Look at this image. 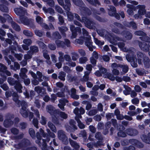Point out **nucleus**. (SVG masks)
Here are the masks:
<instances>
[{"label":"nucleus","mask_w":150,"mask_h":150,"mask_svg":"<svg viewBox=\"0 0 150 150\" xmlns=\"http://www.w3.org/2000/svg\"><path fill=\"white\" fill-rule=\"evenodd\" d=\"M98 33L100 36H104L112 44L116 45L118 41L124 40H126L131 39L132 37V34L129 32L124 31L121 33L120 35L122 37H119L115 36H112L109 33L105 30H98Z\"/></svg>","instance_id":"obj_1"},{"label":"nucleus","mask_w":150,"mask_h":150,"mask_svg":"<svg viewBox=\"0 0 150 150\" xmlns=\"http://www.w3.org/2000/svg\"><path fill=\"white\" fill-rule=\"evenodd\" d=\"M75 18L81 22H83L85 26L88 28L90 29H93L94 28V25L95 23L91 21L86 17L82 16V19H81L80 17L77 14H74Z\"/></svg>","instance_id":"obj_2"},{"label":"nucleus","mask_w":150,"mask_h":150,"mask_svg":"<svg viewBox=\"0 0 150 150\" xmlns=\"http://www.w3.org/2000/svg\"><path fill=\"white\" fill-rule=\"evenodd\" d=\"M14 117V115L11 114H7L6 116V119L4 122V126L6 128H8L13 124V122L12 121Z\"/></svg>","instance_id":"obj_3"},{"label":"nucleus","mask_w":150,"mask_h":150,"mask_svg":"<svg viewBox=\"0 0 150 150\" xmlns=\"http://www.w3.org/2000/svg\"><path fill=\"white\" fill-rule=\"evenodd\" d=\"M135 52H134L132 54L131 53L127 54L126 56V58L127 61L131 62L132 66L134 67H136L137 66V58L134 56Z\"/></svg>","instance_id":"obj_4"},{"label":"nucleus","mask_w":150,"mask_h":150,"mask_svg":"<svg viewBox=\"0 0 150 150\" xmlns=\"http://www.w3.org/2000/svg\"><path fill=\"white\" fill-rule=\"evenodd\" d=\"M20 105L21 106V108L20 110V114L23 117L27 118L28 115V112L26 109L28 107L27 103L25 101H23Z\"/></svg>","instance_id":"obj_5"},{"label":"nucleus","mask_w":150,"mask_h":150,"mask_svg":"<svg viewBox=\"0 0 150 150\" xmlns=\"http://www.w3.org/2000/svg\"><path fill=\"white\" fill-rule=\"evenodd\" d=\"M118 45L119 48L121 50L125 52H128L129 54L131 53L133 54L134 52H136V50L133 48H131L129 49H127L125 47V44L124 42H120L118 44Z\"/></svg>","instance_id":"obj_6"},{"label":"nucleus","mask_w":150,"mask_h":150,"mask_svg":"<svg viewBox=\"0 0 150 150\" xmlns=\"http://www.w3.org/2000/svg\"><path fill=\"white\" fill-rule=\"evenodd\" d=\"M58 136L59 139L62 141L64 143L67 144L68 143V138L63 131L60 130L58 131Z\"/></svg>","instance_id":"obj_7"},{"label":"nucleus","mask_w":150,"mask_h":150,"mask_svg":"<svg viewBox=\"0 0 150 150\" xmlns=\"http://www.w3.org/2000/svg\"><path fill=\"white\" fill-rule=\"evenodd\" d=\"M108 10V13L110 16H115L117 19H120V16L118 14L116 13V9L113 6H109Z\"/></svg>","instance_id":"obj_8"},{"label":"nucleus","mask_w":150,"mask_h":150,"mask_svg":"<svg viewBox=\"0 0 150 150\" xmlns=\"http://www.w3.org/2000/svg\"><path fill=\"white\" fill-rule=\"evenodd\" d=\"M134 34L137 35L144 36L140 37V39L145 42H150V38L148 37L145 36L146 35V33L143 31H136L134 33Z\"/></svg>","instance_id":"obj_9"},{"label":"nucleus","mask_w":150,"mask_h":150,"mask_svg":"<svg viewBox=\"0 0 150 150\" xmlns=\"http://www.w3.org/2000/svg\"><path fill=\"white\" fill-rule=\"evenodd\" d=\"M14 11L17 15L20 16V18L22 17V16L27 13L26 11L24 10L23 8L22 7L16 8L14 9Z\"/></svg>","instance_id":"obj_10"},{"label":"nucleus","mask_w":150,"mask_h":150,"mask_svg":"<svg viewBox=\"0 0 150 150\" xmlns=\"http://www.w3.org/2000/svg\"><path fill=\"white\" fill-rule=\"evenodd\" d=\"M85 40V45L88 47L90 51H93V46L92 42L91 41V36H88V37H86V39Z\"/></svg>","instance_id":"obj_11"},{"label":"nucleus","mask_w":150,"mask_h":150,"mask_svg":"<svg viewBox=\"0 0 150 150\" xmlns=\"http://www.w3.org/2000/svg\"><path fill=\"white\" fill-rule=\"evenodd\" d=\"M139 45L141 50L144 52H147L149 50V45L145 42H139Z\"/></svg>","instance_id":"obj_12"},{"label":"nucleus","mask_w":150,"mask_h":150,"mask_svg":"<svg viewBox=\"0 0 150 150\" xmlns=\"http://www.w3.org/2000/svg\"><path fill=\"white\" fill-rule=\"evenodd\" d=\"M70 29L72 33V35L71 36V38L72 39L75 38H76V30H78L79 32H80L81 31V29L79 28H77L76 29L75 28V26L72 25H70Z\"/></svg>","instance_id":"obj_13"},{"label":"nucleus","mask_w":150,"mask_h":150,"mask_svg":"<svg viewBox=\"0 0 150 150\" xmlns=\"http://www.w3.org/2000/svg\"><path fill=\"white\" fill-rule=\"evenodd\" d=\"M59 103L58 104V106L62 110H65L64 106L66 105V103L68 102V100L64 99H61L59 100Z\"/></svg>","instance_id":"obj_14"},{"label":"nucleus","mask_w":150,"mask_h":150,"mask_svg":"<svg viewBox=\"0 0 150 150\" xmlns=\"http://www.w3.org/2000/svg\"><path fill=\"white\" fill-rule=\"evenodd\" d=\"M7 67L2 64L0 63V71L2 73H5L8 76H11V73L7 70Z\"/></svg>","instance_id":"obj_15"},{"label":"nucleus","mask_w":150,"mask_h":150,"mask_svg":"<svg viewBox=\"0 0 150 150\" xmlns=\"http://www.w3.org/2000/svg\"><path fill=\"white\" fill-rule=\"evenodd\" d=\"M80 14L83 16L89 15L91 14L90 10L84 6H82L80 8Z\"/></svg>","instance_id":"obj_16"},{"label":"nucleus","mask_w":150,"mask_h":150,"mask_svg":"<svg viewBox=\"0 0 150 150\" xmlns=\"http://www.w3.org/2000/svg\"><path fill=\"white\" fill-rule=\"evenodd\" d=\"M46 110L47 111L52 115H54L55 112H57L58 110H55L53 106L51 105H48L46 106Z\"/></svg>","instance_id":"obj_17"},{"label":"nucleus","mask_w":150,"mask_h":150,"mask_svg":"<svg viewBox=\"0 0 150 150\" xmlns=\"http://www.w3.org/2000/svg\"><path fill=\"white\" fill-rule=\"evenodd\" d=\"M81 118L82 116L81 115H79L78 117H75V119L78 123L79 127L81 129H83L85 128V126L79 120V119H81Z\"/></svg>","instance_id":"obj_18"},{"label":"nucleus","mask_w":150,"mask_h":150,"mask_svg":"<svg viewBox=\"0 0 150 150\" xmlns=\"http://www.w3.org/2000/svg\"><path fill=\"white\" fill-rule=\"evenodd\" d=\"M126 133L131 136H134L138 134V131L136 129H128L126 130Z\"/></svg>","instance_id":"obj_19"},{"label":"nucleus","mask_w":150,"mask_h":150,"mask_svg":"<svg viewBox=\"0 0 150 150\" xmlns=\"http://www.w3.org/2000/svg\"><path fill=\"white\" fill-rule=\"evenodd\" d=\"M141 139L145 143L150 144V133H149L147 136L145 135H143L141 137Z\"/></svg>","instance_id":"obj_20"},{"label":"nucleus","mask_w":150,"mask_h":150,"mask_svg":"<svg viewBox=\"0 0 150 150\" xmlns=\"http://www.w3.org/2000/svg\"><path fill=\"white\" fill-rule=\"evenodd\" d=\"M13 100L18 104V105L19 106L22 104V103L23 101H20L18 100V97L17 94L16 93H14L13 94Z\"/></svg>","instance_id":"obj_21"},{"label":"nucleus","mask_w":150,"mask_h":150,"mask_svg":"<svg viewBox=\"0 0 150 150\" xmlns=\"http://www.w3.org/2000/svg\"><path fill=\"white\" fill-rule=\"evenodd\" d=\"M28 71L27 69L25 68H21V72L19 74L20 76L22 79H24L25 78L27 77L25 74Z\"/></svg>","instance_id":"obj_22"},{"label":"nucleus","mask_w":150,"mask_h":150,"mask_svg":"<svg viewBox=\"0 0 150 150\" xmlns=\"http://www.w3.org/2000/svg\"><path fill=\"white\" fill-rule=\"evenodd\" d=\"M35 90L38 93H40L43 91V93H42V95L41 94V96H43V95H45L46 93L45 90L42 87L38 86L35 87Z\"/></svg>","instance_id":"obj_23"},{"label":"nucleus","mask_w":150,"mask_h":150,"mask_svg":"<svg viewBox=\"0 0 150 150\" xmlns=\"http://www.w3.org/2000/svg\"><path fill=\"white\" fill-rule=\"evenodd\" d=\"M65 5H64L62 6L67 11H69L70 10L71 4L69 0H65Z\"/></svg>","instance_id":"obj_24"},{"label":"nucleus","mask_w":150,"mask_h":150,"mask_svg":"<svg viewBox=\"0 0 150 150\" xmlns=\"http://www.w3.org/2000/svg\"><path fill=\"white\" fill-rule=\"evenodd\" d=\"M66 92L67 93H69V91L68 89V88L67 86H65L64 87V92H59L57 93V96L59 97H62L65 96V94L64 93Z\"/></svg>","instance_id":"obj_25"},{"label":"nucleus","mask_w":150,"mask_h":150,"mask_svg":"<svg viewBox=\"0 0 150 150\" xmlns=\"http://www.w3.org/2000/svg\"><path fill=\"white\" fill-rule=\"evenodd\" d=\"M138 7L139 9L138 13L140 14L141 15H144L145 14L146 11L145 9V7L144 5H138L137 6Z\"/></svg>","instance_id":"obj_26"},{"label":"nucleus","mask_w":150,"mask_h":150,"mask_svg":"<svg viewBox=\"0 0 150 150\" xmlns=\"http://www.w3.org/2000/svg\"><path fill=\"white\" fill-rule=\"evenodd\" d=\"M123 86L125 89V90L123 91V93L125 95L129 94L130 92L132 90L131 88L125 85H124Z\"/></svg>","instance_id":"obj_27"},{"label":"nucleus","mask_w":150,"mask_h":150,"mask_svg":"<svg viewBox=\"0 0 150 150\" xmlns=\"http://www.w3.org/2000/svg\"><path fill=\"white\" fill-rule=\"evenodd\" d=\"M18 81L15 80L13 78L11 77H8L7 79L8 82L10 85L11 86H15Z\"/></svg>","instance_id":"obj_28"},{"label":"nucleus","mask_w":150,"mask_h":150,"mask_svg":"<svg viewBox=\"0 0 150 150\" xmlns=\"http://www.w3.org/2000/svg\"><path fill=\"white\" fill-rule=\"evenodd\" d=\"M14 88L17 91L20 93L22 92L23 87L19 82L18 81L14 86Z\"/></svg>","instance_id":"obj_29"},{"label":"nucleus","mask_w":150,"mask_h":150,"mask_svg":"<svg viewBox=\"0 0 150 150\" xmlns=\"http://www.w3.org/2000/svg\"><path fill=\"white\" fill-rule=\"evenodd\" d=\"M20 21H18L19 23H21L26 25L25 23H30L32 21L30 19H28L26 17H20Z\"/></svg>","instance_id":"obj_30"},{"label":"nucleus","mask_w":150,"mask_h":150,"mask_svg":"<svg viewBox=\"0 0 150 150\" xmlns=\"http://www.w3.org/2000/svg\"><path fill=\"white\" fill-rule=\"evenodd\" d=\"M124 25L128 27L132 26L134 29H136L137 28L136 23L133 21L131 22L130 23L126 22L125 23Z\"/></svg>","instance_id":"obj_31"},{"label":"nucleus","mask_w":150,"mask_h":150,"mask_svg":"<svg viewBox=\"0 0 150 150\" xmlns=\"http://www.w3.org/2000/svg\"><path fill=\"white\" fill-rule=\"evenodd\" d=\"M115 114L117 116V118L119 120H122L123 119V116L120 114V110L117 109L115 111Z\"/></svg>","instance_id":"obj_32"},{"label":"nucleus","mask_w":150,"mask_h":150,"mask_svg":"<svg viewBox=\"0 0 150 150\" xmlns=\"http://www.w3.org/2000/svg\"><path fill=\"white\" fill-rule=\"evenodd\" d=\"M43 10L45 13H49L51 15H53L55 12L54 9L52 8H49L47 9L45 7H43L42 8Z\"/></svg>","instance_id":"obj_33"},{"label":"nucleus","mask_w":150,"mask_h":150,"mask_svg":"<svg viewBox=\"0 0 150 150\" xmlns=\"http://www.w3.org/2000/svg\"><path fill=\"white\" fill-rule=\"evenodd\" d=\"M13 44L14 45H12L10 47V50L12 53H14V50H16L17 48L19 49L20 47L16 42H14Z\"/></svg>","instance_id":"obj_34"},{"label":"nucleus","mask_w":150,"mask_h":150,"mask_svg":"<svg viewBox=\"0 0 150 150\" xmlns=\"http://www.w3.org/2000/svg\"><path fill=\"white\" fill-rule=\"evenodd\" d=\"M59 30L62 34L64 37H65L66 34L65 33V32L68 30V28L66 27L62 26L60 27H59Z\"/></svg>","instance_id":"obj_35"},{"label":"nucleus","mask_w":150,"mask_h":150,"mask_svg":"<svg viewBox=\"0 0 150 150\" xmlns=\"http://www.w3.org/2000/svg\"><path fill=\"white\" fill-rule=\"evenodd\" d=\"M11 23V25L13 29L17 31H19L20 30L21 28L16 23L12 21Z\"/></svg>","instance_id":"obj_36"},{"label":"nucleus","mask_w":150,"mask_h":150,"mask_svg":"<svg viewBox=\"0 0 150 150\" xmlns=\"http://www.w3.org/2000/svg\"><path fill=\"white\" fill-rule=\"evenodd\" d=\"M144 63L146 67H149L150 66V61L148 57H144Z\"/></svg>","instance_id":"obj_37"},{"label":"nucleus","mask_w":150,"mask_h":150,"mask_svg":"<svg viewBox=\"0 0 150 150\" xmlns=\"http://www.w3.org/2000/svg\"><path fill=\"white\" fill-rule=\"evenodd\" d=\"M120 68H122V72L125 73H126L129 70L128 66L127 65L120 64Z\"/></svg>","instance_id":"obj_38"},{"label":"nucleus","mask_w":150,"mask_h":150,"mask_svg":"<svg viewBox=\"0 0 150 150\" xmlns=\"http://www.w3.org/2000/svg\"><path fill=\"white\" fill-rule=\"evenodd\" d=\"M69 141L71 145L75 149H78L79 148L80 146L77 143L71 139H69Z\"/></svg>","instance_id":"obj_39"},{"label":"nucleus","mask_w":150,"mask_h":150,"mask_svg":"<svg viewBox=\"0 0 150 150\" xmlns=\"http://www.w3.org/2000/svg\"><path fill=\"white\" fill-rule=\"evenodd\" d=\"M48 127L54 132H56L57 131L56 129L55 126L50 122H49L47 123Z\"/></svg>","instance_id":"obj_40"},{"label":"nucleus","mask_w":150,"mask_h":150,"mask_svg":"<svg viewBox=\"0 0 150 150\" xmlns=\"http://www.w3.org/2000/svg\"><path fill=\"white\" fill-rule=\"evenodd\" d=\"M66 76V74L65 72L63 71H61L59 74L58 77L61 80L64 81L65 80V77Z\"/></svg>","instance_id":"obj_41"},{"label":"nucleus","mask_w":150,"mask_h":150,"mask_svg":"<svg viewBox=\"0 0 150 150\" xmlns=\"http://www.w3.org/2000/svg\"><path fill=\"white\" fill-rule=\"evenodd\" d=\"M32 53L30 51H28L27 53L24 55V58L25 60L31 59L32 57Z\"/></svg>","instance_id":"obj_42"},{"label":"nucleus","mask_w":150,"mask_h":150,"mask_svg":"<svg viewBox=\"0 0 150 150\" xmlns=\"http://www.w3.org/2000/svg\"><path fill=\"white\" fill-rule=\"evenodd\" d=\"M105 77L107 78L112 81H114L115 79V77L110 73L107 72L106 74Z\"/></svg>","instance_id":"obj_43"},{"label":"nucleus","mask_w":150,"mask_h":150,"mask_svg":"<svg viewBox=\"0 0 150 150\" xmlns=\"http://www.w3.org/2000/svg\"><path fill=\"white\" fill-rule=\"evenodd\" d=\"M0 10L4 12H8L9 10L8 7L3 4L0 5Z\"/></svg>","instance_id":"obj_44"},{"label":"nucleus","mask_w":150,"mask_h":150,"mask_svg":"<svg viewBox=\"0 0 150 150\" xmlns=\"http://www.w3.org/2000/svg\"><path fill=\"white\" fill-rule=\"evenodd\" d=\"M55 42L57 47H64V43L63 41L57 40L55 41Z\"/></svg>","instance_id":"obj_45"},{"label":"nucleus","mask_w":150,"mask_h":150,"mask_svg":"<svg viewBox=\"0 0 150 150\" xmlns=\"http://www.w3.org/2000/svg\"><path fill=\"white\" fill-rule=\"evenodd\" d=\"M38 47L35 46H31L30 47V52H31L33 53H36L38 51Z\"/></svg>","instance_id":"obj_46"},{"label":"nucleus","mask_w":150,"mask_h":150,"mask_svg":"<svg viewBox=\"0 0 150 150\" xmlns=\"http://www.w3.org/2000/svg\"><path fill=\"white\" fill-rule=\"evenodd\" d=\"M59 114L60 117L64 119H66L68 117V115L64 112H59Z\"/></svg>","instance_id":"obj_47"},{"label":"nucleus","mask_w":150,"mask_h":150,"mask_svg":"<svg viewBox=\"0 0 150 150\" xmlns=\"http://www.w3.org/2000/svg\"><path fill=\"white\" fill-rule=\"evenodd\" d=\"M90 74V72L87 71L84 72V74L82 79L83 81H87L89 79L88 76Z\"/></svg>","instance_id":"obj_48"},{"label":"nucleus","mask_w":150,"mask_h":150,"mask_svg":"<svg viewBox=\"0 0 150 150\" xmlns=\"http://www.w3.org/2000/svg\"><path fill=\"white\" fill-rule=\"evenodd\" d=\"M23 33L25 35L28 37H32L33 35L32 32L27 30H24Z\"/></svg>","instance_id":"obj_49"},{"label":"nucleus","mask_w":150,"mask_h":150,"mask_svg":"<svg viewBox=\"0 0 150 150\" xmlns=\"http://www.w3.org/2000/svg\"><path fill=\"white\" fill-rule=\"evenodd\" d=\"M98 112V110L97 109H92L88 112H87V114L90 116H93L95 115Z\"/></svg>","instance_id":"obj_50"},{"label":"nucleus","mask_w":150,"mask_h":150,"mask_svg":"<svg viewBox=\"0 0 150 150\" xmlns=\"http://www.w3.org/2000/svg\"><path fill=\"white\" fill-rule=\"evenodd\" d=\"M59 54L58 59L59 61L61 62H63L64 61V53L62 52L59 51L58 52Z\"/></svg>","instance_id":"obj_51"},{"label":"nucleus","mask_w":150,"mask_h":150,"mask_svg":"<svg viewBox=\"0 0 150 150\" xmlns=\"http://www.w3.org/2000/svg\"><path fill=\"white\" fill-rule=\"evenodd\" d=\"M69 124L72 128L74 129H77V127L75 125L76 122L74 120H71L69 121Z\"/></svg>","instance_id":"obj_52"},{"label":"nucleus","mask_w":150,"mask_h":150,"mask_svg":"<svg viewBox=\"0 0 150 150\" xmlns=\"http://www.w3.org/2000/svg\"><path fill=\"white\" fill-rule=\"evenodd\" d=\"M43 57L47 59V60H49L50 59V57L49 55L48 54L47 51L46 50H44L43 52Z\"/></svg>","instance_id":"obj_53"},{"label":"nucleus","mask_w":150,"mask_h":150,"mask_svg":"<svg viewBox=\"0 0 150 150\" xmlns=\"http://www.w3.org/2000/svg\"><path fill=\"white\" fill-rule=\"evenodd\" d=\"M99 67V70L100 71L101 74H103L105 76L106 74L107 73V70L105 68L102 67L101 66H98Z\"/></svg>","instance_id":"obj_54"},{"label":"nucleus","mask_w":150,"mask_h":150,"mask_svg":"<svg viewBox=\"0 0 150 150\" xmlns=\"http://www.w3.org/2000/svg\"><path fill=\"white\" fill-rule=\"evenodd\" d=\"M74 3L76 5L81 6H82L83 5V3L82 1L79 0H72Z\"/></svg>","instance_id":"obj_55"},{"label":"nucleus","mask_w":150,"mask_h":150,"mask_svg":"<svg viewBox=\"0 0 150 150\" xmlns=\"http://www.w3.org/2000/svg\"><path fill=\"white\" fill-rule=\"evenodd\" d=\"M53 38L55 39H60L61 36L58 32H55L52 35Z\"/></svg>","instance_id":"obj_56"},{"label":"nucleus","mask_w":150,"mask_h":150,"mask_svg":"<svg viewBox=\"0 0 150 150\" xmlns=\"http://www.w3.org/2000/svg\"><path fill=\"white\" fill-rule=\"evenodd\" d=\"M117 135L118 137H125L127 136L126 134L123 131H120L118 132Z\"/></svg>","instance_id":"obj_57"},{"label":"nucleus","mask_w":150,"mask_h":150,"mask_svg":"<svg viewBox=\"0 0 150 150\" xmlns=\"http://www.w3.org/2000/svg\"><path fill=\"white\" fill-rule=\"evenodd\" d=\"M94 39L95 42L98 46H101L104 44V42L103 41H101L98 40L96 38H94Z\"/></svg>","instance_id":"obj_58"},{"label":"nucleus","mask_w":150,"mask_h":150,"mask_svg":"<svg viewBox=\"0 0 150 150\" xmlns=\"http://www.w3.org/2000/svg\"><path fill=\"white\" fill-rule=\"evenodd\" d=\"M44 2H47V4L49 5L50 6L52 7L54 4V2L53 0H42Z\"/></svg>","instance_id":"obj_59"},{"label":"nucleus","mask_w":150,"mask_h":150,"mask_svg":"<svg viewBox=\"0 0 150 150\" xmlns=\"http://www.w3.org/2000/svg\"><path fill=\"white\" fill-rule=\"evenodd\" d=\"M23 43L25 44L30 46L32 43V40L30 39H25L23 41Z\"/></svg>","instance_id":"obj_60"},{"label":"nucleus","mask_w":150,"mask_h":150,"mask_svg":"<svg viewBox=\"0 0 150 150\" xmlns=\"http://www.w3.org/2000/svg\"><path fill=\"white\" fill-rule=\"evenodd\" d=\"M67 14L69 21H71L73 20L74 18V15L72 14L71 12L68 11L67 12Z\"/></svg>","instance_id":"obj_61"},{"label":"nucleus","mask_w":150,"mask_h":150,"mask_svg":"<svg viewBox=\"0 0 150 150\" xmlns=\"http://www.w3.org/2000/svg\"><path fill=\"white\" fill-rule=\"evenodd\" d=\"M120 64H117L116 63H112L111 67L112 69H117L118 67H120Z\"/></svg>","instance_id":"obj_62"},{"label":"nucleus","mask_w":150,"mask_h":150,"mask_svg":"<svg viewBox=\"0 0 150 150\" xmlns=\"http://www.w3.org/2000/svg\"><path fill=\"white\" fill-rule=\"evenodd\" d=\"M82 33L83 35V39L84 40L86 39V37H88V36H90L88 35V33L84 28H82Z\"/></svg>","instance_id":"obj_63"},{"label":"nucleus","mask_w":150,"mask_h":150,"mask_svg":"<svg viewBox=\"0 0 150 150\" xmlns=\"http://www.w3.org/2000/svg\"><path fill=\"white\" fill-rule=\"evenodd\" d=\"M37 22L39 24L41 25L42 23L43 19L39 16H37L36 18Z\"/></svg>","instance_id":"obj_64"}]
</instances>
